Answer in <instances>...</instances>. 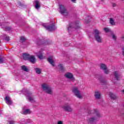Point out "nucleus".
Masks as SVG:
<instances>
[{
    "instance_id": "2eb2a0df",
    "label": "nucleus",
    "mask_w": 124,
    "mask_h": 124,
    "mask_svg": "<svg viewBox=\"0 0 124 124\" xmlns=\"http://www.w3.org/2000/svg\"><path fill=\"white\" fill-rule=\"evenodd\" d=\"M31 55L28 53H24L23 55V59L24 60H26L27 61H29L30 59V57Z\"/></svg>"
},
{
    "instance_id": "c85d7f7f",
    "label": "nucleus",
    "mask_w": 124,
    "mask_h": 124,
    "mask_svg": "<svg viewBox=\"0 0 124 124\" xmlns=\"http://www.w3.org/2000/svg\"><path fill=\"white\" fill-rule=\"evenodd\" d=\"M57 124H63V122L62 121H59Z\"/></svg>"
},
{
    "instance_id": "f8f14e48",
    "label": "nucleus",
    "mask_w": 124,
    "mask_h": 124,
    "mask_svg": "<svg viewBox=\"0 0 124 124\" xmlns=\"http://www.w3.org/2000/svg\"><path fill=\"white\" fill-rule=\"evenodd\" d=\"M5 101L8 105H11L12 104V101L11 100V98H10V97L8 96H6L5 98Z\"/></svg>"
},
{
    "instance_id": "f257e3e1",
    "label": "nucleus",
    "mask_w": 124,
    "mask_h": 124,
    "mask_svg": "<svg viewBox=\"0 0 124 124\" xmlns=\"http://www.w3.org/2000/svg\"><path fill=\"white\" fill-rule=\"evenodd\" d=\"M93 34L96 41H97V42L98 43H102L103 42V39H102V37L100 36V34H101V32H100V31L97 29H95L94 30Z\"/></svg>"
},
{
    "instance_id": "f3484780",
    "label": "nucleus",
    "mask_w": 124,
    "mask_h": 124,
    "mask_svg": "<svg viewBox=\"0 0 124 124\" xmlns=\"http://www.w3.org/2000/svg\"><path fill=\"white\" fill-rule=\"evenodd\" d=\"M28 61L31 62H32V63H33V62H35V58H34V56L30 55Z\"/></svg>"
},
{
    "instance_id": "20e7f679",
    "label": "nucleus",
    "mask_w": 124,
    "mask_h": 124,
    "mask_svg": "<svg viewBox=\"0 0 124 124\" xmlns=\"http://www.w3.org/2000/svg\"><path fill=\"white\" fill-rule=\"evenodd\" d=\"M73 92L75 93L76 97H77L78 98L81 99L83 97L82 96V94H81V92L79 91V89H78V88L75 87L73 89Z\"/></svg>"
},
{
    "instance_id": "79ce46f5",
    "label": "nucleus",
    "mask_w": 124,
    "mask_h": 124,
    "mask_svg": "<svg viewBox=\"0 0 124 124\" xmlns=\"http://www.w3.org/2000/svg\"><path fill=\"white\" fill-rule=\"evenodd\" d=\"M112 82H114V80H112Z\"/></svg>"
},
{
    "instance_id": "f03ea898",
    "label": "nucleus",
    "mask_w": 124,
    "mask_h": 124,
    "mask_svg": "<svg viewBox=\"0 0 124 124\" xmlns=\"http://www.w3.org/2000/svg\"><path fill=\"white\" fill-rule=\"evenodd\" d=\"M94 113L95 114L96 116L95 118L92 117L89 119V122L90 124H93V123H96L99 117H100V115L99 114V112L96 109L94 110Z\"/></svg>"
},
{
    "instance_id": "c9c22d12",
    "label": "nucleus",
    "mask_w": 124,
    "mask_h": 124,
    "mask_svg": "<svg viewBox=\"0 0 124 124\" xmlns=\"http://www.w3.org/2000/svg\"><path fill=\"white\" fill-rule=\"evenodd\" d=\"M101 83H105L106 82V81L104 79L101 80Z\"/></svg>"
},
{
    "instance_id": "6e6552de",
    "label": "nucleus",
    "mask_w": 124,
    "mask_h": 124,
    "mask_svg": "<svg viewBox=\"0 0 124 124\" xmlns=\"http://www.w3.org/2000/svg\"><path fill=\"white\" fill-rule=\"evenodd\" d=\"M65 77L66 78H67V79H69L70 80H71L73 81V82H74L75 81V78L74 77H73V74L71 73H66L65 74Z\"/></svg>"
},
{
    "instance_id": "a211bd4d",
    "label": "nucleus",
    "mask_w": 124,
    "mask_h": 124,
    "mask_svg": "<svg viewBox=\"0 0 124 124\" xmlns=\"http://www.w3.org/2000/svg\"><path fill=\"white\" fill-rule=\"evenodd\" d=\"M109 23L110 25H112V26H115L116 25V23L115 22V19L113 18H110Z\"/></svg>"
},
{
    "instance_id": "5701e85b",
    "label": "nucleus",
    "mask_w": 124,
    "mask_h": 124,
    "mask_svg": "<svg viewBox=\"0 0 124 124\" xmlns=\"http://www.w3.org/2000/svg\"><path fill=\"white\" fill-rule=\"evenodd\" d=\"M27 97L28 98L29 100H30V101H31V102H32V101H33V97H32V96H31V95L30 94L28 95H27Z\"/></svg>"
},
{
    "instance_id": "58836bf2",
    "label": "nucleus",
    "mask_w": 124,
    "mask_h": 124,
    "mask_svg": "<svg viewBox=\"0 0 124 124\" xmlns=\"http://www.w3.org/2000/svg\"><path fill=\"white\" fill-rule=\"evenodd\" d=\"M85 23H86V24H89V21H85Z\"/></svg>"
},
{
    "instance_id": "a19ab883",
    "label": "nucleus",
    "mask_w": 124,
    "mask_h": 124,
    "mask_svg": "<svg viewBox=\"0 0 124 124\" xmlns=\"http://www.w3.org/2000/svg\"><path fill=\"white\" fill-rule=\"evenodd\" d=\"M122 1H124V0H121Z\"/></svg>"
},
{
    "instance_id": "37998d69",
    "label": "nucleus",
    "mask_w": 124,
    "mask_h": 124,
    "mask_svg": "<svg viewBox=\"0 0 124 124\" xmlns=\"http://www.w3.org/2000/svg\"><path fill=\"white\" fill-rule=\"evenodd\" d=\"M101 0V1H102V0Z\"/></svg>"
},
{
    "instance_id": "c756f323",
    "label": "nucleus",
    "mask_w": 124,
    "mask_h": 124,
    "mask_svg": "<svg viewBox=\"0 0 124 124\" xmlns=\"http://www.w3.org/2000/svg\"><path fill=\"white\" fill-rule=\"evenodd\" d=\"M112 5L113 7H116V6H117V4L115 3H112Z\"/></svg>"
},
{
    "instance_id": "a878e982",
    "label": "nucleus",
    "mask_w": 124,
    "mask_h": 124,
    "mask_svg": "<svg viewBox=\"0 0 124 124\" xmlns=\"http://www.w3.org/2000/svg\"><path fill=\"white\" fill-rule=\"evenodd\" d=\"M59 66L60 67V69L61 70H63L64 69V66L62 64H60L59 65Z\"/></svg>"
},
{
    "instance_id": "4c0bfd02",
    "label": "nucleus",
    "mask_w": 124,
    "mask_h": 124,
    "mask_svg": "<svg viewBox=\"0 0 124 124\" xmlns=\"http://www.w3.org/2000/svg\"><path fill=\"white\" fill-rule=\"evenodd\" d=\"M72 2H75L76 1V0H71Z\"/></svg>"
},
{
    "instance_id": "ea45409f",
    "label": "nucleus",
    "mask_w": 124,
    "mask_h": 124,
    "mask_svg": "<svg viewBox=\"0 0 124 124\" xmlns=\"http://www.w3.org/2000/svg\"><path fill=\"white\" fill-rule=\"evenodd\" d=\"M123 93H124V89L123 90Z\"/></svg>"
},
{
    "instance_id": "72a5a7b5",
    "label": "nucleus",
    "mask_w": 124,
    "mask_h": 124,
    "mask_svg": "<svg viewBox=\"0 0 124 124\" xmlns=\"http://www.w3.org/2000/svg\"><path fill=\"white\" fill-rule=\"evenodd\" d=\"M121 39L123 41H124V35H123L121 37Z\"/></svg>"
},
{
    "instance_id": "0eeeda50",
    "label": "nucleus",
    "mask_w": 124,
    "mask_h": 124,
    "mask_svg": "<svg viewBox=\"0 0 124 124\" xmlns=\"http://www.w3.org/2000/svg\"><path fill=\"white\" fill-rule=\"evenodd\" d=\"M43 27L46 28V30H48V31H54L56 29V27H55V25H54L53 24H52L51 25L49 26H47L46 24H43Z\"/></svg>"
},
{
    "instance_id": "aec40b11",
    "label": "nucleus",
    "mask_w": 124,
    "mask_h": 124,
    "mask_svg": "<svg viewBox=\"0 0 124 124\" xmlns=\"http://www.w3.org/2000/svg\"><path fill=\"white\" fill-rule=\"evenodd\" d=\"M95 97L97 99H99L100 98V93L97 92L95 93Z\"/></svg>"
},
{
    "instance_id": "9d476101",
    "label": "nucleus",
    "mask_w": 124,
    "mask_h": 124,
    "mask_svg": "<svg viewBox=\"0 0 124 124\" xmlns=\"http://www.w3.org/2000/svg\"><path fill=\"white\" fill-rule=\"evenodd\" d=\"M62 108L64 111H66V112H72V108L68 104L63 106Z\"/></svg>"
},
{
    "instance_id": "f704fd0d",
    "label": "nucleus",
    "mask_w": 124,
    "mask_h": 124,
    "mask_svg": "<svg viewBox=\"0 0 124 124\" xmlns=\"http://www.w3.org/2000/svg\"><path fill=\"white\" fill-rule=\"evenodd\" d=\"M9 124H14V121H10Z\"/></svg>"
},
{
    "instance_id": "2f4dec72",
    "label": "nucleus",
    "mask_w": 124,
    "mask_h": 124,
    "mask_svg": "<svg viewBox=\"0 0 124 124\" xmlns=\"http://www.w3.org/2000/svg\"><path fill=\"white\" fill-rule=\"evenodd\" d=\"M41 44H48V43L47 42H45V43H42V42L41 41H40Z\"/></svg>"
},
{
    "instance_id": "6ab92c4d",
    "label": "nucleus",
    "mask_w": 124,
    "mask_h": 124,
    "mask_svg": "<svg viewBox=\"0 0 124 124\" xmlns=\"http://www.w3.org/2000/svg\"><path fill=\"white\" fill-rule=\"evenodd\" d=\"M40 7V3H39V1H36L35 8H36V9H39Z\"/></svg>"
},
{
    "instance_id": "412c9836",
    "label": "nucleus",
    "mask_w": 124,
    "mask_h": 124,
    "mask_svg": "<svg viewBox=\"0 0 124 124\" xmlns=\"http://www.w3.org/2000/svg\"><path fill=\"white\" fill-rule=\"evenodd\" d=\"M21 69L23 70V71H25L26 72H29V68L25 65L22 66Z\"/></svg>"
},
{
    "instance_id": "dca6fc26",
    "label": "nucleus",
    "mask_w": 124,
    "mask_h": 124,
    "mask_svg": "<svg viewBox=\"0 0 124 124\" xmlns=\"http://www.w3.org/2000/svg\"><path fill=\"white\" fill-rule=\"evenodd\" d=\"M113 75L116 80H120V75H119V73H118V72H114L113 73Z\"/></svg>"
},
{
    "instance_id": "9b49d317",
    "label": "nucleus",
    "mask_w": 124,
    "mask_h": 124,
    "mask_svg": "<svg viewBox=\"0 0 124 124\" xmlns=\"http://www.w3.org/2000/svg\"><path fill=\"white\" fill-rule=\"evenodd\" d=\"M47 60L48 62H49V63H50V64H51L52 66H54V65H55V63H54V62H55V59H54L53 56H50L47 59Z\"/></svg>"
},
{
    "instance_id": "1a4fd4ad",
    "label": "nucleus",
    "mask_w": 124,
    "mask_h": 124,
    "mask_svg": "<svg viewBox=\"0 0 124 124\" xmlns=\"http://www.w3.org/2000/svg\"><path fill=\"white\" fill-rule=\"evenodd\" d=\"M100 69H102V70L104 71V72L105 74H108L109 73V70L107 69V67H106V65L105 64H101L100 65Z\"/></svg>"
},
{
    "instance_id": "b1692460",
    "label": "nucleus",
    "mask_w": 124,
    "mask_h": 124,
    "mask_svg": "<svg viewBox=\"0 0 124 124\" xmlns=\"http://www.w3.org/2000/svg\"><path fill=\"white\" fill-rule=\"evenodd\" d=\"M109 96L111 99H116V95L113 93H110Z\"/></svg>"
},
{
    "instance_id": "e433bc0d",
    "label": "nucleus",
    "mask_w": 124,
    "mask_h": 124,
    "mask_svg": "<svg viewBox=\"0 0 124 124\" xmlns=\"http://www.w3.org/2000/svg\"><path fill=\"white\" fill-rule=\"evenodd\" d=\"M7 31H10V29H11L10 27H7Z\"/></svg>"
},
{
    "instance_id": "ddd939ff",
    "label": "nucleus",
    "mask_w": 124,
    "mask_h": 124,
    "mask_svg": "<svg viewBox=\"0 0 124 124\" xmlns=\"http://www.w3.org/2000/svg\"><path fill=\"white\" fill-rule=\"evenodd\" d=\"M36 56L40 60L43 59V54H42V49H41L39 52L36 53Z\"/></svg>"
},
{
    "instance_id": "bb28decb",
    "label": "nucleus",
    "mask_w": 124,
    "mask_h": 124,
    "mask_svg": "<svg viewBox=\"0 0 124 124\" xmlns=\"http://www.w3.org/2000/svg\"><path fill=\"white\" fill-rule=\"evenodd\" d=\"M20 41L21 42H24V41H26V38H25L24 36L21 37Z\"/></svg>"
},
{
    "instance_id": "423d86ee",
    "label": "nucleus",
    "mask_w": 124,
    "mask_h": 124,
    "mask_svg": "<svg viewBox=\"0 0 124 124\" xmlns=\"http://www.w3.org/2000/svg\"><path fill=\"white\" fill-rule=\"evenodd\" d=\"M60 8L62 14H63L65 16L68 15V11L65 8V6L62 5H60Z\"/></svg>"
},
{
    "instance_id": "7ed1b4c3",
    "label": "nucleus",
    "mask_w": 124,
    "mask_h": 124,
    "mask_svg": "<svg viewBox=\"0 0 124 124\" xmlns=\"http://www.w3.org/2000/svg\"><path fill=\"white\" fill-rule=\"evenodd\" d=\"M42 88L46 93H48L49 94H52L53 93V90H52V89H51V87L49 85L46 84H43L42 85Z\"/></svg>"
},
{
    "instance_id": "473e14b6",
    "label": "nucleus",
    "mask_w": 124,
    "mask_h": 124,
    "mask_svg": "<svg viewBox=\"0 0 124 124\" xmlns=\"http://www.w3.org/2000/svg\"><path fill=\"white\" fill-rule=\"evenodd\" d=\"M9 38L8 37H6V38H5V40L6 41H9Z\"/></svg>"
},
{
    "instance_id": "393cba45",
    "label": "nucleus",
    "mask_w": 124,
    "mask_h": 124,
    "mask_svg": "<svg viewBox=\"0 0 124 124\" xmlns=\"http://www.w3.org/2000/svg\"><path fill=\"white\" fill-rule=\"evenodd\" d=\"M104 31H105L106 32H111V30L108 28H105Z\"/></svg>"
},
{
    "instance_id": "7c9ffc66",
    "label": "nucleus",
    "mask_w": 124,
    "mask_h": 124,
    "mask_svg": "<svg viewBox=\"0 0 124 124\" xmlns=\"http://www.w3.org/2000/svg\"><path fill=\"white\" fill-rule=\"evenodd\" d=\"M3 62V60L1 59V57H0V63H2Z\"/></svg>"
},
{
    "instance_id": "4be33fe9",
    "label": "nucleus",
    "mask_w": 124,
    "mask_h": 124,
    "mask_svg": "<svg viewBox=\"0 0 124 124\" xmlns=\"http://www.w3.org/2000/svg\"><path fill=\"white\" fill-rule=\"evenodd\" d=\"M35 70L36 71V73L37 74H40V73H41V71H42V70L39 68H35Z\"/></svg>"
},
{
    "instance_id": "39448f33",
    "label": "nucleus",
    "mask_w": 124,
    "mask_h": 124,
    "mask_svg": "<svg viewBox=\"0 0 124 124\" xmlns=\"http://www.w3.org/2000/svg\"><path fill=\"white\" fill-rule=\"evenodd\" d=\"M80 26H79L78 24H75L73 23H71L68 26V31L69 32H70L71 31L74 30V29H79Z\"/></svg>"
},
{
    "instance_id": "cd10ccee",
    "label": "nucleus",
    "mask_w": 124,
    "mask_h": 124,
    "mask_svg": "<svg viewBox=\"0 0 124 124\" xmlns=\"http://www.w3.org/2000/svg\"><path fill=\"white\" fill-rule=\"evenodd\" d=\"M111 35L113 39H114V40H116V39H117V37L114 34L112 33Z\"/></svg>"
},
{
    "instance_id": "4468645a",
    "label": "nucleus",
    "mask_w": 124,
    "mask_h": 124,
    "mask_svg": "<svg viewBox=\"0 0 124 124\" xmlns=\"http://www.w3.org/2000/svg\"><path fill=\"white\" fill-rule=\"evenodd\" d=\"M31 111L29 109H26L25 108L22 109V114L23 115H28V114H31Z\"/></svg>"
}]
</instances>
